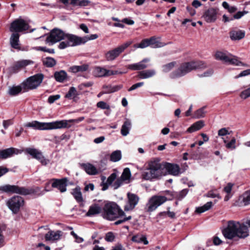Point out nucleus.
<instances>
[{
	"label": "nucleus",
	"mask_w": 250,
	"mask_h": 250,
	"mask_svg": "<svg viewBox=\"0 0 250 250\" xmlns=\"http://www.w3.org/2000/svg\"><path fill=\"white\" fill-rule=\"evenodd\" d=\"M97 105L98 107L102 108V109H108L110 108V106L109 105H108L106 103L101 101L97 103Z\"/></svg>",
	"instance_id": "54"
},
{
	"label": "nucleus",
	"mask_w": 250,
	"mask_h": 250,
	"mask_svg": "<svg viewBox=\"0 0 250 250\" xmlns=\"http://www.w3.org/2000/svg\"><path fill=\"white\" fill-rule=\"evenodd\" d=\"M127 201L124 207L126 211L133 210L139 201V197L135 194L128 192L127 194Z\"/></svg>",
	"instance_id": "16"
},
{
	"label": "nucleus",
	"mask_w": 250,
	"mask_h": 250,
	"mask_svg": "<svg viewBox=\"0 0 250 250\" xmlns=\"http://www.w3.org/2000/svg\"><path fill=\"white\" fill-rule=\"evenodd\" d=\"M26 127H33L35 129L40 130H44V123H41L38 121H33L27 123L25 125Z\"/></svg>",
	"instance_id": "35"
},
{
	"label": "nucleus",
	"mask_w": 250,
	"mask_h": 250,
	"mask_svg": "<svg viewBox=\"0 0 250 250\" xmlns=\"http://www.w3.org/2000/svg\"><path fill=\"white\" fill-rule=\"evenodd\" d=\"M25 152L39 161L42 165L46 166L49 163V160L46 159L42 153L37 149L28 147L25 149Z\"/></svg>",
	"instance_id": "14"
},
{
	"label": "nucleus",
	"mask_w": 250,
	"mask_h": 250,
	"mask_svg": "<svg viewBox=\"0 0 250 250\" xmlns=\"http://www.w3.org/2000/svg\"><path fill=\"white\" fill-rule=\"evenodd\" d=\"M122 158V154L120 150L113 151L110 155V160L112 162H116L120 161Z\"/></svg>",
	"instance_id": "42"
},
{
	"label": "nucleus",
	"mask_w": 250,
	"mask_h": 250,
	"mask_svg": "<svg viewBox=\"0 0 250 250\" xmlns=\"http://www.w3.org/2000/svg\"><path fill=\"white\" fill-rule=\"evenodd\" d=\"M156 73V71L154 69H147L139 71L138 77L141 79H146L153 77Z\"/></svg>",
	"instance_id": "23"
},
{
	"label": "nucleus",
	"mask_w": 250,
	"mask_h": 250,
	"mask_svg": "<svg viewBox=\"0 0 250 250\" xmlns=\"http://www.w3.org/2000/svg\"><path fill=\"white\" fill-rule=\"evenodd\" d=\"M249 75H250V69L242 71L238 75L235 77V79H238L240 77H245Z\"/></svg>",
	"instance_id": "57"
},
{
	"label": "nucleus",
	"mask_w": 250,
	"mask_h": 250,
	"mask_svg": "<svg viewBox=\"0 0 250 250\" xmlns=\"http://www.w3.org/2000/svg\"><path fill=\"white\" fill-rule=\"evenodd\" d=\"M123 87L122 85H116L110 88L109 90L106 91V93H112L117 91L121 89Z\"/></svg>",
	"instance_id": "58"
},
{
	"label": "nucleus",
	"mask_w": 250,
	"mask_h": 250,
	"mask_svg": "<svg viewBox=\"0 0 250 250\" xmlns=\"http://www.w3.org/2000/svg\"><path fill=\"white\" fill-rule=\"evenodd\" d=\"M23 199L20 196H14L7 202V205L14 213H17L23 205Z\"/></svg>",
	"instance_id": "12"
},
{
	"label": "nucleus",
	"mask_w": 250,
	"mask_h": 250,
	"mask_svg": "<svg viewBox=\"0 0 250 250\" xmlns=\"http://www.w3.org/2000/svg\"><path fill=\"white\" fill-rule=\"evenodd\" d=\"M78 95L79 93L77 91L76 88L74 87H71L68 92L65 95V97L75 101L77 100Z\"/></svg>",
	"instance_id": "29"
},
{
	"label": "nucleus",
	"mask_w": 250,
	"mask_h": 250,
	"mask_svg": "<svg viewBox=\"0 0 250 250\" xmlns=\"http://www.w3.org/2000/svg\"><path fill=\"white\" fill-rule=\"evenodd\" d=\"M204 63L200 61H191L183 63L180 67L173 73V77H182L193 70L203 67Z\"/></svg>",
	"instance_id": "4"
},
{
	"label": "nucleus",
	"mask_w": 250,
	"mask_h": 250,
	"mask_svg": "<svg viewBox=\"0 0 250 250\" xmlns=\"http://www.w3.org/2000/svg\"><path fill=\"white\" fill-rule=\"evenodd\" d=\"M240 206H246L250 204V190L245 192L238 199Z\"/></svg>",
	"instance_id": "26"
},
{
	"label": "nucleus",
	"mask_w": 250,
	"mask_h": 250,
	"mask_svg": "<svg viewBox=\"0 0 250 250\" xmlns=\"http://www.w3.org/2000/svg\"><path fill=\"white\" fill-rule=\"evenodd\" d=\"M37 50L46 52H48L49 53H54V49H47L45 47H37Z\"/></svg>",
	"instance_id": "63"
},
{
	"label": "nucleus",
	"mask_w": 250,
	"mask_h": 250,
	"mask_svg": "<svg viewBox=\"0 0 250 250\" xmlns=\"http://www.w3.org/2000/svg\"><path fill=\"white\" fill-rule=\"evenodd\" d=\"M62 39V32L58 28H54L50 33L46 39L45 42L52 45Z\"/></svg>",
	"instance_id": "13"
},
{
	"label": "nucleus",
	"mask_w": 250,
	"mask_h": 250,
	"mask_svg": "<svg viewBox=\"0 0 250 250\" xmlns=\"http://www.w3.org/2000/svg\"><path fill=\"white\" fill-rule=\"evenodd\" d=\"M125 72L106 69L101 67H96L93 71V74L97 77H107L111 75L122 74Z\"/></svg>",
	"instance_id": "15"
},
{
	"label": "nucleus",
	"mask_w": 250,
	"mask_h": 250,
	"mask_svg": "<svg viewBox=\"0 0 250 250\" xmlns=\"http://www.w3.org/2000/svg\"><path fill=\"white\" fill-rule=\"evenodd\" d=\"M167 198L165 196L154 195L152 196L146 205V209L148 212L154 211L158 207L166 202Z\"/></svg>",
	"instance_id": "7"
},
{
	"label": "nucleus",
	"mask_w": 250,
	"mask_h": 250,
	"mask_svg": "<svg viewBox=\"0 0 250 250\" xmlns=\"http://www.w3.org/2000/svg\"><path fill=\"white\" fill-rule=\"evenodd\" d=\"M131 240L132 241L136 243H143L145 245H147L148 243L146 237L142 234H137L133 236Z\"/></svg>",
	"instance_id": "38"
},
{
	"label": "nucleus",
	"mask_w": 250,
	"mask_h": 250,
	"mask_svg": "<svg viewBox=\"0 0 250 250\" xmlns=\"http://www.w3.org/2000/svg\"><path fill=\"white\" fill-rule=\"evenodd\" d=\"M163 175V168L158 161L150 162L148 168L142 173V177L145 180L158 179Z\"/></svg>",
	"instance_id": "2"
},
{
	"label": "nucleus",
	"mask_w": 250,
	"mask_h": 250,
	"mask_svg": "<svg viewBox=\"0 0 250 250\" xmlns=\"http://www.w3.org/2000/svg\"><path fill=\"white\" fill-rule=\"evenodd\" d=\"M149 46L152 48H159L163 47L165 44L160 42L156 38L152 37L148 39Z\"/></svg>",
	"instance_id": "36"
},
{
	"label": "nucleus",
	"mask_w": 250,
	"mask_h": 250,
	"mask_svg": "<svg viewBox=\"0 0 250 250\" xmlns=\"http://www.w3.org/2000/svg\"><path fill=\"white\" fill-rule=\"evenodd\" d=\"M188 193V189H184L181 191L177 195V198L181 200L183 199Z\"/></svg>",
	"instance_id": "55"
},
{
	"label": "nucleus",
	"mask_w": 250,
	"mask_h": 250,
	"mask_svg": "<svg viewBox=\"0 0 250 250\" xmlns=\"http://www.w3.org/2000/svg\"><path fill=\"white\" fill-rule=\"evenodd\" d=\"M56 61L52 58L47 57L43 60V63L48 67H52L56 64Z\"/></svg>",
	"instance_id": "44"
},
{
	"label": "nucleus",
	"mask_w": 250,
	"mask_h": 250,
	"mask_svg": "<svg viewBox=\"0 0 250 250\" xmlns=\"http://www.w3.org/2000/svg\"><path fill=\"white\" fill-rule=\"evenodd\" d=\"M212 205V202H208L203 206L196 208L195 212L198 213H203L211 208Z\"/></svg>",
	"instance_id": "39"
},
{
	"label": "nucleus",
	"mask_w": 250,
	"mask_h": 250,
	"mask_svg": "<svg viewBox=\"0 0 250 250\" xmlns=\"http://www.w3.org/2000/svg\"><path fill=\"white\" fill-rule=\"evenodd\" d=\"M101 211V208L97 204H94L91 206L88 212L86 215L87 216H92L93 215L98 214L100 213Z\"/></svg>",
	"instance_id": "32"
},
{
	"label": "nucleus",
	"mask_w": 250,
	"mask_h": 250,
	"mask_svg": "<svg viewBox=\"0 0 250 250\" xmlns=\"http://www.w3.org/2000/svg\"><path fill=\"white\" fill-rule=\"evenodd\" d=\"M32 63L33 62L30 60H23L17 62L15 63V67H16L17 68H22Z\"/></svg>",
	"instance_id": "43"
},
{
	"label": "nucleus",
	"mask_w": 250,
	"mask_h": 250,
	"mask_svg": "<svg viewBox=\"0 0 250 250\" xmlns=\"http://www.w3.org/2000/svg\"><path fill=\"white\" fill-rule=\"evenodd\" d=\"M62 231L61 230H49L44 235L45 241L49 243H55L61 239Z\"/></svg>",
	"instance_id": "18"
},
{
	"label": "nucleus",
	"mask_w": 250,
	"mask_h": 250,
	"mask_svg": "<svg viewBox=\"0 0 250 250\" xmlns=\"http://www.w3.org/2000/svg\"><path fill=\"white\" fill-rule=\"evenodd\" d=\"M250 228V219L242 223L239 222L229 221L227 227L222 231L224 237L229 239L237 237L244 239L249 235V230L247 227Z\"/></svg>",
	"instance_id": "1"
},
{
	"label": "nucleus",
	"mask_w": 250,
	"mask_h": 250,
	"mask_svg": "<svg viewBox=\"0 0 250 250\" xmlns=\"http://www.w3.org/2000/svg\"><path fill=\"white\" fill-rule=\"evenodd\" d=\"M88 0H63V8L72 9V7H85L89 4Z\"/></svg>",
	"instance_id": "17"
},
{
	"label": "nucleus",
	"mask_w": 250,
	"mask_h": 250,
	"mask_svg": "<svg viewBox=\"0 0 250 250\" xmlns=\"http://www.w3.org/2000/svg\"><path fill=\"white\" fill-rule=\"evenodd\" d=\"M222 139L223 140L224 142L226 144V147L227 148H231V149H235L236 148V146L235 145L236 143V139L234 137H233L230 141L227 143V141L223 138H222Z\"/></svg>",
	"instance_id": "46"
},
{
	"label": "nucleus",
	"mask_w": 250,
	"mask_h": 250,
	"mask_svg": "<svg viewBox=\"0 0 250 250\" xmlns=\"http://www.w3.org/2000/svg\"><path fill=\"white\" fill-rule=\"evenodd\" d=\"M215 59L235 65H241L242 62L239 61L237 57L233 56L228 52L217 51L215 55Z\"/></svg>",
	"instance_id": "6"
},
{
	"label": "nucleus",
	"mask_w": 250,
	"mask_h": 250,
	"mask_svg": "<svg viewBox=\"0 0 250 250\" xmlns=\"http://www.w3.org/2000/svg\"><path fill=\"white\" fill-rule=\"evenodd\" d=\"M206 108V106H205L196 110L193 114L192 118L194 119L204 118L207 113Z\"/></svg>",
	"instance_id": "34"
},
{
	"label": "nucleus",
	"mask_w": 250,
	"mask_h": 250,
	"mask_svg": "<svg viewBox=\"0 0 250 250\" xmlns=\"http://www.w3.org/2000/svg\"><path fill=\"white\" fill-rule=\"evenodd\" d=\"M149 59L145 58L139 62L128 65L127 67L132 70H143L148 67V65L146 63L149 62Z\"/></svg>",
	"instance_id": "20"
},
{
	"label": "nucleus",
	"mask_w": 250,
	"mask_h": 250,
	"mask_svg": "<svg viewBox=\"0 0 250 250\" xmlns=\"http://www.w3.org/2000/svg\"><path fill=\"white\" fill-rule=\"evenodd\" d=\"M115 236L114 234L111 232H109L106 233L105 237V239L108 242H112L114 241Z\"/></svg>",
	"instance_id": "53"
},
{
	"label": "nucleus",
	"mask_w": 250,
	"mask_h": 250,
	"mask_svg": "<svg viewBox=\"0 0 250 250\" xmlns=\"http://www.w3.org/2000/svg\"><path fill=\"white\" fill-rule=\"evenodd\" d=\"M29 28V25L25 21L21 18L14 20L10 25L9 30L15 33L22 32Z\"/></svg>",
	"instance_id": "11"
},
{
	"label": "nucleus",
	"mask_w": 250,
	"mask_h": 250,
	"mask_svg": "<svg viewBox=\"0 0 250 250\" xmlns=\"http://www.w3.org/2000/svg\"><path fill=\"white\" fill-rule=\"evenodd\" d=\"M176 65V62H171L167 64L164 65L162 67L164 72H168L170 71Z\"/></svg>",
	"instance_id": "47"
},
{
	"label": "nucleus",
	"mask_w": 250,
	"mask_h": 250,
	"mask_svg": "<svg viewBox=\"0 0 250 250\" xmlns=\"http://www.w3.org/2000/svg\"><path fill=\"white\" fill-rule=\"evenodd\" d=\"M131 41H128L117 48L109 50L105 55L106 59L108 61L115 60L121 54L128 46L132 43Z\"/></svg>",
	"instance_id": "9"
},
{
	"label": "nucleus",
	"mask_w": 250,
	"mask_h": 250,
	"mask_svg": "<svg viewBox=\"0 0 250 250\" xmlns=\"http://www.w3.org/2000/svg\"><path fill=\"white\" fill-rule=\"evenodd\" d=\"M81 167L83 168L85 172L89 175H96L98 171L96 168L92 164L89 163L81 164Z\"/></svg>",
	"instance_id": "25"
},
{
	"label": "nucleus",
	"mask_w": 250,
	"mask_h": 250,
	"mask_svg": "<svg viewBox=\"0 0 250 250\" xmlns=\"http://www.w3.org/2000/svg\"><path fill=\"white\" fill-rule=\"evenodd\" d=\"M245 32L242 30H233L230 32V38L232 40H240L244 38Z\"/></svg>",
	"instance_id": "28"
},
{
	"label": "nucleus",
	"mask_w": 250,
	"mask_h": 250,
	"mask_svg": "<svg viewBox=\"0 0 250 250\" xmlns=\"http://www.w3.org/2000/svg\"><path fill=\"white\" fill-rule=\"evenodd\" d=\"M217 14L216 9L210 8L205 12L202 17L207 22H213L216 20Z\"/></svg>",
	"instance_id": "19"
},
{
	"label": "nucleus",
	"mask_w": 250,
	"mask_h": 250,
	"mask_svg": "<svg viewBox=\"0 0 250 250\" xmlns=\"http://www.w3.org/2000/svg\"><path fill=\"white\" fill-rule=\"evenodd\" d=\"M239 96L243 100H246L250 97V83L245 87V89L240 93Z\"/></svg>",
	"instance_id": "41"
},
{
	"label": "nucleus",
	"mask_w": 250,
	"mask_h": 250,
	"mask_svg": "<svg viewBox=\"0 0 250 250\" xmlns=\"http://www.w3.org/2000/svg\"><path fill=\"white\" fill-rule=\"evenodd\" d=\"M22 88L23 86L21 85L10 86L8 93L11 96H15L20 93Z\"/></svg>",
	"instance_id": "37"
},
{
	"label": "nucleus",
	"mask_w": 250,
	"mask_h": 250,
	"mask_svg": "<svg viewBox=\"0 0 250 250\" xmlns=\"http://www.w3.org/2000/svg\"><path fill=\"white\" fill-rule=\"evenodd\" d=\"M19 150L17 149L10 147L0 150V159H5L12 157L13 154H18Z\"/></svg>",
	"instance_id": "21"
},
{
	"label": "nucleus",
	"mask_w": 250,
	"mask_h": 250,
	"mask_svg": "<svg viewBox=\"0 0 250 250\" xmlns=\"http://www.w3.org/2000/svg\"><path fill=\"white\" fill-rule=\"evenodd\" d=\"M167 214V215L171 218H174L175 217V213L173 211H167V212H161L159 214L160 216H163Z\"/></svg>",
	"instance_id": "56"
},
{
	"label": "nucleus",
	"mask_w": 250,
	"mask_h": 250,
	"mask_svg": "<svg viewBox=\"0 0 250 250\" xmlns=\"http://www.w3.org/2000/svg\"><path fill=\"white\" fill-rule=\"evenodd\" d=\"M144 84V82H140V83H135L133 85H132L129 89H128V91H131L132 90H135L136 89V88H138V87H140L142 86H143V85Z\"/></svg>",
	"instance_id": "62"
},
{
	"label": "nucleus",
	"mask_w": 250,
	"mask_h": 250,
	"mask_svg": "<svg viewBox=\"0 0 250 250\" xmlns=\"http://www.w3.org/2000/svg\"><path fill=\"white\" fill-rule=\"evenodd\" d=\"M149 46L148 39L143 40L139 44H136L134 45L135 48H144Z\"/></svg>",
	"instance_id": "48"
},
{
	"label": "nucleus",
	"mask_w": 250,
	"mask_h": 250,
	"mask_svg": "<svg viewBox=\"0 0 250 250\" xmlns=\"http://www.w3.org/2000/svg\"><path fill=\"white\" fill-rule=\"evenodd\" d=\"M44 130L57 129L62 127V121L44 123Z\"/></svg>",
	"instance_id": "22"
},
{
	"label": "nucleus",
	"mask_w": 250,
	"mask_h": 250,
	"mask_svg": "<svg viewBox=\"0 0 250 250\" xmlns=\"http://www.w3.org/2000/svg\"><path fill=\"white\" fill-rule=\"evenodd\" d=\"M131 127V122L129 120H126L122 126L121 133L124 136H127L129 132Z\"/></svg>",
	"instance_id": "31"
},
{
	"label": "nucleus",
	"mask_w": 250,
	"mask_h": 250,
	"mask_svg": "<svg viewBox=\"0 0 250 250\" xmlns=\"http://www.w3.org/2000/svg\"><path fill=\"white\" fill-rule=\"evenodd\" d=\"M117 177V175L115 173H112L107 178V183L109 185H111L113 182L115 180Z\"/></svg>",
	"instance_id": "59"
},
{
	"label": "nucleus",
	"mask_w": 250,
	"mask_h": 250,
	"mask_svg": "<svg viewBox=\"0 0 250 250\" xmlns=\"http://www.w3.org/2000/svg\"><path fill=\"white\" fill-rule=\"evenodd\" d=\"M20 35L18 33H13L10 38V43L11 46L16 49H20L19 43Z\"/></svg>",
	"instance_id": "24"
},
{
	"label": "nucleus",
	"mask_w": 250,
	"mask_h": 250,
	"mask_svg": "<svg viewBox=\"0 0 250 250\" xmlns=\"http://www.w3.org/2000/svg\"><path fill=\"white\" fill-rule=\"evenodd\" d=\"M0 189L6 192L15 193L24 195L30 194L35 192L32 188L28 189L23 187H19L17 186L10 185H4L1 187Z\"/></svg>",
	"instance_id": "8"
},
{
	"label": "nucleus",
	"mask_w": 250,
	"mask_h": 250,
	"mask_svg": "<svg viewBox=\"0 0 250 250\" xmlns=\"http://www.w3.org/2000/svg\"><path fill=\"white\" fill-rule=\"evenodd\" d=\"M166 168L168 172L173 175H178L179 173L180 168L178 165L171 164H167Z\"/></svg>",
	"instance_id": "30"
},
{
	"label": "nucleus",
	"mask_w": 250,
	"mask_h": 250,
	"mask_svg": "<svg viewBox=\"0 0 250 250\" xmlns=\"http://www.w3.org/2000/svg\"><path fill=\"white\" fill-rule=\"evenodd\" d=\"M205 125L204 122L202 120H200L196 122L193 124L188 129L187 132L189 133H192L196 131L199 130L203 127Z\"/></svg>",
	"instance_id": "27"
},
{
	"label": "nucleus",
	"mask_w": 250,
	"mask_h": 250,
	"mask_svg": "<svg viewBox=\"0 0 250 250\" xmlns=\"http://www.w3.org/2000/svg\"><path fill=\"white\" fill-rule=\"evenodd\" d=\"M125 215L124 211L114 203H107L104 207L103 216L107 220H113Z\"/></svg>",
	"instance_id": "3"
},
{
	"label": "nucleus",
	"mask_w": 250,
	"mask_h": 250,
	"mask_svg": "<svg viewBox=\"0 0 250 250\" xmlns=\"http://www.w3.org/2000/svg\"><path fill=\"white\" fill-rule=\"evenodd\" d=\"M131 219V216H129L127 217H124L123 219H120L118 221L115 222L114 224L116 225H119L120 224L123 223L124 222L129 220Z\"/></svg>",
	"instance_id": "64"
},
{
	"label": "nucleus",
	"mask_w": 250,
	"mask_h": 250,
	"mask_svg": "<svg viewBox=\"0 0 250 250\" xmlns=\"http://www.w3.org/2000/svg\"><path fill=\"white\" fill-rule=\"evenodd\" d=\"M52 187L62 192V179H52L50 180Z\"/></svg>",
	"instance_id": "33"
},
{
	"label": "nucleus",
	"mask_w": 250,
	"mask_h": 250,
	"mask_svg": "<svg viewBox=\"0 0 250 250\" xmlns=\"http://www.w3.org/2000/svg\"><path fill=\"white\" fill-rule=\"evenodd\" d=\"M54 77L56 81L60 82H62V70L56 72L54 74Z\"/></svg>",
	"instance_id": "52"
},
{
	"label": "nucleus",
	"mask_w": 250,
	"mask_h": 250,
	"mask_svg": "<svg viewBox=\"0 0 250 250\" xmlns=\"http://www.w3.org/2000/svg\"><path fill=\"white\" fill-rule=\"evenodd\" d=\"M82 37L63 32V48L67 46H74L82 44Z\"/></svg>",
	"instance_id": "10"
},
{
	"label": "nucleus",
	"mask_w": 250,
	"mask_h": 250,
	"mask_svg": "<svg viewBox=\"0 0 250 250\" xmlns=\"http://www.w3.org/2000/svg\"><path fill=\"white\" fill-rule=\"evenodd\" d=\"M75 199L78 202L81 203L83 201L82 194L80 187H76L72 192Z\"/></svg>",
	"instance_id": "40"
},
{
	"label": "nucleus",
	"mask_w": 250,
	"mask_h": 250,
	"mask_svg": "<svg viewBox=\"0 0 250 250\" xmlns=\"http://www.w3.org/2000/svg\"><path fill=\"white\" fill-rule=\"evenodd\" d=\"M233 186V184L231 183H229L227 186L224 188V190L227 193L230 194L232 187Z\"/></svg>",
	"instance_id": "61"
},
{
	"label": "nucleus",
	"mask_w": 250,
	"mask_h": 250,
	"mask_svg": "<svg viewBox=\"0 0 250 250\" xmlns=\"http://www.w3.org/2000/svg\"><path fill=\"white\" fill-rule=\"evenodd\" d=\"M229 134L230 132L229 131L228 128H222L218 131V134L219 136H224Z\"/></svg>",
	"instance_id": "51"
},
{
	"label": "nucleus",
	"mask_w": 250,
	"mask_h": 250,
	"mask_svg": "<svg viewBox=\"0 0 250 250\" xmlns=\"http://www.w3.org/2000/svg\"><path fill=\"white\" fill-rule=\"evenodd\" d=\"M131 176V172L129 168L124 169L120 178L123 181H128Z\"/></svg>",
	"instance_id": "45"
},
{
	"label": "nucleus",
	"mask_w": 250,
	"mask_h": 250,
	"mask_svg": "<svg viewBox=\"0 0 250 250\" xmlns=\"http://www.w3.org/2000/svg\"><path fill=\"white\" fill-rule=\"evenodd\" d=\"M98 36L97 34H92L90 36H84L82 37L83 43L84 44L90 40H95L98 38Z\"/></svg>",
	"instance_id": "49"
},
{
	"label": "nucleus",
	"mask_w": 250,
	"mask_h": 250,
	"mask_svg": "<svg viewBox=\"0 0 250 250\" xmlns=\"http://www.w3.org/2000/svg\"><path fill=\"white\" fill-rule=\"evenodd\" d=\"M123 181L121 179H117V180L113 184L112 187L114 189H117L120 187L123 184Z\"/></svg>",
	"instance_id": "60"
},
{
	"label": "nucleus",
	"mask_w": 250,
	"mask_h": 250,
	"mask_svg": "<svg viewBox=\"0 0 250 250\" xmlns=\"http://www.w3.org/2000/svg\"><path fill=\"white\" fill-rule=\"evenodd\" d=\"M43 75L42 73L37 74L31 76L24 81L22 85L24 91L36 89L42 82Z\"/></svg>",
	"instance_id": "5"
},
{
	"label": "nucleus",
	"mask_w": 250,
	"mask_h": 250,
	"mask_svg": "<svg viewBox=\"0 0 250 250\" xmlns=\"http://www.w3.org/2000/svg\"><path fill=\"white\" fill-rule=\"evenodd\" d=\"M61 97V95L59 94L50 96L48 98V102L50 104H53L56 101L60 99Z\"/></svg>",
	"instance_id": "50"
}]
</instances>
